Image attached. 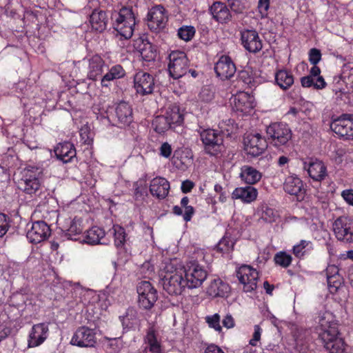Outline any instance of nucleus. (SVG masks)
I'll use <instances>...</instances> for the list:
<instances>
[{
  "instance_id": "obj_46",
  "label": "nucleus",
  "mask_w": 353,
  "mask_h": 353,
  "mask_svg": "<svg viewBox=\"0 0 353 353\" xmlns=\"http://www.w3.org/2000/svg\"><path fill=\"white\" fill-rule=\"evenodd\" d=\"M195 34V28L191 26H184L178 30V36L185 41H190Z\"/></svg>"
},
{
  "instance_id": "obj_10",
  "label": "nucleus",
  "mask_w": 353,
  "mask_h": 353,
  "mask_svg": "<svg viewBox=\"0 0 353 353\" xmlns=\"http://www.w3.org/2000/svg\"><path fill=\"white\" fill-rule=\"evenodd\" d=\"M333 231L336 239L345 243L353 242V219L342 216L333 223Z\"/></svg>"
},
{
  "instance_id": "obj_17",
  "label": "nucleus",
  "mask_w": 353,
  "mask_h": 353,
  "mask_svg": "<svg viewBox=\"0 0 353 353\" xmlns=\"http://www.w3.org/2000/svg\"><path fill=\"white\" fill-rule=\"evenodd\" d=\"M50 234L49 225L43 221H38L32 223L31 228L28 230L26 236L30 243H39L46 240Z\"/></svg>"
},
{
  "instance_id": "obj_4",
  "label": "nucleus",
  "mask_w": 353,
  "mask_h": 353,
  "mask_svg": "<svg viewBox=\"0 0 353 353\" xmlns=\"http://www.w3.org/2000/svg\"><path fill=\"white\" fill-rule=\"evenodd\" d=\"M200 139L205 153L211 156L219 154L223 150V134L213 129H204L200 131Z\"/></svg>"
},
{
  "instance_id": "obj_21",
  "label": "nucleus",
  "mask_w": 353,
  "mask_h": 353,
  "mask_svg": "<svg viewBox=\"0 0 353 353\" xmlns=\"http://www.w3.org/2000/svg\"><path fill=\"white\" fill-rule=\"evenodd\" d=\"M321 69L316 65H313L310 70V74L301 79V83L303 87H314L316 89L321 90L326 86V82L324 78L320 75Z\"/></svg>"
},
{
  "instance_id": "obj_33",
  "label": "nucleus",
  "mask_w": 353,
  "mask_h": 353,
  "mask_svg": "<svg viewBox=\"0 0 353 353\" xmlns=\"http://www.w3.org/2000/svg\"><path fill=\"white\" fill-rule=\"evenodd\" d=\"M261 176V173L250 165H246L241 168L240 177L247 184L256 183L260 181Z\"/></svg>"
},
{
  "instance_id": "obj_42",
  "label": "nucleus",
  "mask_w": 353,
  "mask_h": 353,
  "mask_svg": "<svg viewBox=\"0 0 353 353\" xmlns=\"http://www.w3.org/2000/svg\"><path fill=\"white\" fill-rule=\"evenodd\" d=\"M152 126L154 130L159 133L164 132L172 127L164 115L156 117L152 121Z\"/></svg>"
},
{
  "instance_id": "obj_23",
  "label": "nucleus",
  "mask_w": 353,
  "mask_h": 353,
  "mask_svg": "<svg viewBox=\"0 0 353 353\" xmlns=\"http://www.w3.org/2000/svg\"><path fill=\"white\" fill-rule=\"evenodd\" d=\"M257 196V190L251 185H248L236 188L231 197L233 200H240L243 203H250L256 199Z\"/></svg>"
},
{
  "instance_id": "obj_48",
  "label": "nucleus",
  "mask_w": 353,
  "mask_h": 353,
  "mask_svg": "<svg viewBox=\"0 0 353 353\" xmlns=\"http://www.w3.org/2000/svg\"><path fill=\"white\" fill-rule=\"evenodd\" d=\"M83 230L82 220L81 219L74 218L68 230V235L72 238L73 235L74 236L81 233Z\"/></svg>"
},
{
  "instance_id": "obj_44",
  "label": "nucleus",
  "mask_w": 353,
  "mask_h": 353,
  "mask_svg": "<svg viewBox=\"0 0 353 353\" xmlns=\"http://www.w3.org/2000/svg\"><path fill=\"white\" fill-rule=\"evenodd\" d=\"M274 261L276 265L283 268H287L291 265L292 257L290 254L281 251L274 255Z\"/></svg>"
},
{
  "instance_id": "obj_7",
  "label": "nucleus",
  "mask_w": 353,
  "mask_h": 353,
  "mask_svg": "<svg viewBox=\"0 0 353 353\" xmlns=\"http://www.w3.org/2000/svg\"><path fill=\"white\" fill-rule=\"evenodd\" d=\"M138 303L141 307L150 309L157 300V292L149 281H143L137 287Z\"/></svg>"
},
{
  "instance_id": "obj_16",
  "label": "nucleus",
  "mask_w": 353,
  "mask_h": 353,
  "mask_svg": "<svg viewBox=\"0 0 353 353\" xmlns=\"http://www.w3.org/2000/svg\"><path fill=\"white\" fill-rule=\"evenodd\" d=\"M339 334V330H332L330 334H319L325 348L330 353H343L345 350V342Z\"/></svg>"
},
{
  "instance_id": "obj_60",
  "label": "nucleus",
  "mask_w": 353,
  "mask_h": 353,
  "mask_svg": "<svg viewBox=\"0 0 353 353\" xmlns=\"http://www.w3.org/2000/svg\"><path fill=\"white\" fill-rule=\"evenodd\" d=\"M223 325L228 328H232L234 326V320L231 314H227L222 321Z\"/></svg>"
},
{
  "instance_id": "obj_31",
  "label": "nucleus",
  "mask_w": 353,
  "mask_h": 353,
  "mask_svg": "<svg viewBox=\"0 0 353 353\" xmlns=\"http://www.w3.org/2000/svg\"><path fill=\"white\" fill-rule=\"evenodd\" d=\"M283 189L288 194L291 195H298L304 191L303 181L294 174L290 175L285 178Z\"/></svg>"
},
{
  "instance_id": "obj_59",
  "label": "nucleus",
  "mask_w": 353,
  "mask_h": 353,
  "mask_svg": "<svg viewBox=\"0 0 353 353\" xmlns=\"http://www.w3.org/2000/svg\"><path fill=\"white\" fill-rule=\"evenodd\" d=\"M270 7V0H259L258 8L262 14H265Z\"/></svg>"
},
{
  "instance_id": "obj_8",
  "label": "nucleus",
  "mask_w": 353,
  "mask_h": 353,
  "mask_svg": "<svg viewBox=\"0 0 353 353\" xmlns=\"http://www.w3.org/2000/svg\"><path fill=\"white\" fill-rule=\"evenodd\" d=\"M331 130L345 140H353V114H344L330 124Z\"/></svg>"
},
{
  "instance_id": "obj_20",
  "label": "nucleus",
  "mask_w": 353,
  "mask_h": 353,
  "mask_svg": "<svg viewBox=\"0 0 353 353\" xmlns=\"http://www.w3.org/2000/svg\"><path fill=\"white\" fill-rule=\"evenodd\" d=\"M114 115L117 119L116 124L121 128L129 125L133 121L132 107L125 101H121L117 104Z\"/></svg>"
},
{
  "instance_id": "obj_22",
  "label": "nucleus",
  "mask_w": 353,
  "mask_h": 353,
  "mask_svg": "<svg viewBox=\"0 0 353 353\" xmlns=\"http://www.w3.org/2000/svg\"><path fill=\"white\" fill-rule=\"evenodd\" d=\"M214 71L221 79H228L234 74L236 67L229 57L222 56L216 63Z\"/></svg>"
},
{
  "instance_id": "obj_49",
  "label": "nucleus",
  "mask_w": 353,
  "mask_h": 353,
  "mask_svg": "<svg viewBox=\"0 0 353 353\" xmlns=\"http://www.w3.org/2000/svg\"><path fill=\"white\" fill-rule=\"evenodd\" d=\"M328 289L332 294L337 292L342 283L341 276L327 279Z\"/></svg>"
},
{
  "instance_id": "obj_54",
  "label": "nucleus",
  "mask_w": 353,
  "mask_h": 353,
  "mask_svg": "<svg viewBox=\"0 0 353 353\" xmlns=\"http://www.w3.org/2000/svg\"><path fill=\"white\" fill-rule=\"evenodd\" d=\"M125 75V70L120 65L112 67V80L114 79H121Z\"/></svg>"
},
{
  "instance_id": "obj_43",
  "label": "nucleus",
  "mask_w": 353,
  "mask_h": 353,
  "mask_svg": "<svg viewBox=\"0 0 353 353\" xmlns=\"http://www.w3.org/2000/svg\"><path fill=\"white\" fill-rule=\"evenodd\" d=\"M109 108L108 103H100L94 108V112L97 114V119L102 123H109Z\"/></svg>"
},
{
  "instance_id": "obj_55",
  "label": "nucleus",
  "mask_w": 353,
  "mask_h": 353,
  "mask_svg": "<svg viewBox=\"0 0 353 353\" xmlns=\"http://www.w3.org/2000/svg\"><path fill=\"white\" fill-rule=\"evenodd\" d=\"M341 195L347 204L353 206V189L344 190Z\"/></svg>"
},
{
  "instance_id": "obj_39",
  "label": "nucleus",
  "mask_w": 353,
  "mask_h": 353,
  "mask_svg": "<svg viewBox=\"0 0 353 353\" xmlns=\"http://www.w3.org/2000/svg\"><path fill=\"white\" fill-rule=\"evenodd\" d=\"M314 249L312 241L301 240L292 248L293 254L298 259H303L305 255L309 254Z\"/></svg>"
},
{
  "instance_id": "obj_30",
  "label": "nucleus",
  "mask_w": 353,
  "mask_h": 353,
  "mask_svg": "<svg viewBox=\"0 0 353 353\" xmlns=\"http://www.w3.org/2000/svg\"><path fill=\"white\" fill-rule=\"evenodd\" d=\"M119 319L124 329L134 330L140 325L139 314L133 307L128 308L125 315L120 316Z\"/></svg>"
},
{
  "instance_id": "obj_6",
  "label": "nucleus",
  "mask_w": 353,
  "mask_h": 353,
  "mask_svg": "<svg viewBox=\"0 0 353 353\" xmlns=\"http://www.w3.org/2000/svg\"><path fill=\"white\" fill-rule=\"evenodd\" d=\"M168 71L170 75L175 79L184 76L189 69V61L184 52L172 51L168 57Z\"/></svg>"
},
{
  "instance_id": "obj_40",
  "label": "nucleus",
  "mask_w": 353,
  "mask_h": 353,
  "mask_svg": "<svg viewBox=\"0 0 353 353\" xmlns=\"http://www.w3.org/2000/svg\"><path fill=\"white\" fill-rule=\"evenodd\" d=\"M113 230L115 247L117 249H119L121 251L125 252V245L128 241V235L125 231V229L118 225H114L113 226Z\"/></svg>"
},
{
  "instance_id": "obj_62",
  "label": "nucleus",
  "mask_w": 353,
  "mask_h": 353,
  "mask_svg": "<svg viewBox=\"0 0 353 353\" xmlns=\"http://www.w3.org/2000/svg\"><path fill=\"white\" fill-rule=\"evenodd\" d=\"M204 353H225L223 350L216 345L210 344L205 349Z\"/></svg>"
},
{
  "instance_id": "obj_29",
  "label": "nucleus",
  "mask_w": 353,
  "mask_h": 353,
  "mask_svg": "<svg viewBox=\"0 0 353 353\" xmlns=\"http://www.w3.org/2000/svg\"><path fill=\"white\" fill-rule=\"evenodd\" d=\"M319 334L330 333L332 330H338L333 314L330 312H324L319 314Z\"/></svg>"
},
{
  "instance_id": "obj_45",
  "label": "nucleus",
  "mask_w": 353,
  "mask_h": 353,
  "mask_svg": "<svg viewBox=\"0 0 353 353\" xmlns=\"http://www.w3.org/2000/svg\"><path fill=\"white\" fill-rule=\"evenodd\" d=\"M234 242L227 236H223L218 243L216 249L222 253H229L233 250Z\"/></svg>"
},
{
  "instance_id": "obj_52",
  "label": "nucleus",
  "mask_w": 353,
  "mask_h": 353,
  "mask_svg": "<svg viewBox=\"0 0 353 353\" xmlns=\"http://www.w3.org/2000/svg\"><path fill=\"white\" fill-rule=\"evenodd\" d=\"M8 228V217L6 214L0 213V237L6 234Z\"/></svg>"
},
{
  "instance_id": "obj_61",
  "label": "nucleus",
  "mask_w": 353,
  "mask_h": 353,
  "mask_svg": "<svg viewBox=\"0 0 353 353\" xmlns=\"http://www.w3.org/2000/svg\"><path fill=\"white\" fill-rule=\"evenodd\" d=\"M200 97L202 100L208 101L213 98V93L208 88H204L200 93Z\"/></svg>"
},
{
  "instance_id": "obj_2",
  "label": "nucleus",
  "mask_w": 353,
  "mask_h": 353,
  "mask_svg": "<svg viewBox=\"0 0 353 353\" xmlns=\"http://www.w3.org/2000/svg\"><path fill=\"white\" fill-rule=\"evenodd\" d=\"M112 19H114L112 24L116 32V37L129 39L132 37L135 25V18L132 10L123 7L119 12H112Z\"/></svg>"
},
{
  "instance_id": "obj_5",
  "label": "nucleus",
  "mask_w": 353,
  "mask_h": 353,
  "mask_svg": "<svg viewBox=\"0 0 353 353\" xmlns=\"http://www.w3.org/2000/svg\"><path fill=\"white\" fill-rule=\"evenodd\" d=\"M270 143L275 147L286 145L292 137V130L288 124L273 123L266 129Z\"/></svg>"
},
{
  "instance_id": "obj_12",
  "label": "nucleus",
  "mask_w": 353,
  "mask_h": 353,
  "mask_svg": "<svg viewBox=\"0 0 353 353\" xmlns=\"http://www.w3.org/2000/svg\"><path fill=\"white\" fill-rule=\"evenodd\" d=\"M97 343L96 332L93 329L81 326L76 330L70 344L79 347H93Z\"/></svg>"
},
{
  "instance_id": "obj_13",
  "label": "nucleus",
  "mask_w": 353,
  "mask_h": 353,
  "mask_svg": "<svg viewBox=\"0 0 353 353\" xmlns=\"http://www.w3.org/2000/svg\"><path fill=\"white\" fill-rule=\"evenodd\" d=\"M230 103L234 112L247 115L251 113L254 107V97L245 92H239L230 99Z\"/></svg>"
},
{
  "instance_id": "obj_47",
  "label": "nucleus",
  "mask_w": 353,
  "mask_h": 353,
  "mask_svg": "<svg viewBox=\"0 0 353 353\" xmlns=\"http://www.w3.org/2000/svg\"><path fill=\"white\" fill-rule=\"evenodd\" d=\"M205 322L208 323L210 328L214 329L218 332H221L222 327L220 324L221 318L219 314H214L212 315H208L205 318Z\"/></svg>"
},
{
  "instance_id": "obj_38",
  "label": "nucleus",
  "mask_w": 353,
  "mask_h": 353,
  "mask_svg": "<svg viewBox=\"0 0 353 353\" xmlns=\"http://www.w3.org/2000/svg\"><path fill=\"white\" fill-rule=\"evenodd\" d=\"M90 23L93 30L102 32L107 26L106 14L104 12H93L90 17Z\"/></svg>"
},
{
  "instance_id": "obj_64",
  "label": "nucleus",
  "mask_w": 353,
  "mask_h": 353,
  "mask_svg": "<svg viewBox=\"0 0 353 353\" xmlns=\"http://www.w3.org/2000/svg\"><path fill=\"white\" fill-rule=\"evenodd\" d=\"M231 9L235 12H241L239 7V2L237 0H227Z\"/></svg>"
},
{
  "instance_id": "obj_14",
  "label": "nucleus",
  "mask_w": 353,
  "mask_h": 353,
  "mask_svg": "<svg viewBox=\"0 0 353 353\" xmlns=\"http://www.w3.org/2000/svg\"><path fill=\"white\" fill-rule=\"evenodd\" d=\"M236 276L245 292H252L256 288L259 273L251 266H241L236 272Z\"/></svg>"
},
{
  "instance_id": "obj_27",
  "label": "nucleus",
  "mask_w": 353,
  "mask_h": 353,
  "mask_svg": "<svg viewBox=\"0 0 353 353\" xmlns=\"http://www.w3.org/2000/svg\"><path fill=\"white\" fill-rule=\"evenodd\" d=\"M55 154L63 163H68L76 155V150L70 142L60 143L54 149Z\"/></svg>"
},
{
  "instance_id": "obj_32",
  "label": "nucleus",
  "mask_w": 353,
  "mask_h": 353,
  "mask_svg": "<svg viewBox=\"0 0 353 353\" xmlns=\"http://www.w3.org/2000/svg\"><path fill=\"white\" fill-rule=\"evenodd\" d=\"M88 63V77L90 79L96 80L102 74L103 61L99 55H94L87 59Z\"/></svg>"
},
{
  "instance_id": "obj_41",
  "label": "nucleus",
  "mask_w": 353,
  "mask_h": 353,
  "mask_svg": "<svg viewBox=\"0 0 353 353\" xmlns=\"http://www.w3.org/2000/svg\"><path fill=\"white\" fill-rule=\"evenodd\" d=\"M138 50L142 59L145 61H154L157 57V51L148 41H141V44L138 47Z\"/></svg>"
},
{
  "instance_id": "obj_37",
  "label": "nucleus",
  "mask_w": 353,
  "mask_h": 353,
  "mask_svg": "<svg viewBox=\"0 0 353 353\" xmlns=\"http://www.w3.org/2000/svg\"><path fill=\"white\" fill-rule=\"evenodd\" d=\"M164 116L172 126L173 125H181L183 121V114L180 112L179 105L176 104L169 105Z\"/></svg>"
},
{
  "instance_id": "obj_53",
  "label": "nucleus",
  "mask_w": 353,
  "mask_h": 353,
  "mask_svg": "<svg viewBox=\"0 0 353 353\" xmlns=\"http://www.w3.org/2000/svg\"><path fill=\"white\" fill-rule=\"evenodd\" d=\"M261 332H262V330L259 327V325H254L253 336L249 342L250 345H251L252 346H256L257 345V343L261 339Z\"/></svg>"
},
{
  "instance_id": "obj_50",
  "label": "nucleus",
  "mask_w": 353,
  "mask_h": 353,
  "mask_svg": "<svg viewBox=\"0 0 353 353\" xmlns=\"http://www.w3.org/2000/svg\"><path fill=\"white\" fill-rule=\"evenodd\" d=\"M81 140L83 143L90 145L92 142V134L88 126H83L80 129Z\"/></svg>"
},
{
  "instance_id": "obj_51",
  "label": "nucleus",
  "mask_w": 353,
  "mask_h": 353,
  "mask_svg": "<svg viewBox=\"0 0 353 353\" xmlns=\"http://www.w3.org/2000/svg\"><path fill=\"white\" fill-rule=\"evenodd\" d=\"M321 59V52L316 48H312L309 51V61L312 65H316Z\"/></svg>"
},
{
  "instance_id": "obj_19",
  "label": "nucleus",
  "mask_w": 353,
  "mask_h": 353,
  "mask_svg": "<svg viewBox=\"0 0 353 353\" xmlns=\"http://www.w3.org/2000/svg\"><path fill=\"white\" fill-rule=\"evenodd\" d=\"M241 41L243 48L251 53H257L263 48L262 41L254 30H244L241 32Z\"/></svg>"
},
{
  "instance_id": "obj_3",
  "label": "nucleus",
  "mask_w": 353,
  "mask_h": 353,
  "mask_svg": "<svg viewBox=\"0 0 353 353\" xmlns=\"http://www.w3.org/2000/svg\"><path fill=\"white\" fill-rule=\"evenodd\" d=\"M41 176L39 168L27 167L22 172V176L18 182L19 188L27 194H37L41 188Z\"/></svg>"
},
{
  "instance_id": "obj_58",
  "label": "nucleus",
  "mask_w": 353,
  "mask_h": 353,
  "mask_svg": "<svg viewBox=\"0 0 353 353\" xmlns=\"http://www.w3.org/2000/svg\"><path fill=\"white\" fill-rule=\"evenodd\" d=\"M172 153V148L168 143H164L160 148V154L161 156L168 158Z\"/></svg>"
},
{
  "instance_id": "obj_11",
  "label": "nucleus",
  "mask_w": 353,
  "mask_h": 353,
  "mask_svg": "<svg viewBox=\"0 0 353 353\" xmlns=\"http://www.w3.org/2000/svg\"><path fill=\"white\" fill-rule=\"evenodd\" d=\"M243 144L245 152L254 157L263 154L268 147L265 139L259 133L245 134Z\"/></svg>"
},
{
  "instance_id": "obj_28",
  "label": "nucleus",
  "mask_w": 353,
  "mask_h": 353,
  "mask_svg": "<svg viewBox=\"0 0 353 353\" xmlns=\"http://www.w3.org/2000/svg\"><path fill=\"white\" fill-rule=\"evenodd\" d=\"M307 168L310 176L317 181L323 180L327 176V168L323 163L319 160L311 161Z\"/></svg>"
},
{
  "instance_id": "obj_36",
  "label": "nucleus",
  "mask_w": 353,
  "mask_h": 353,
  "mask_svg": "<svg viewBox=\"0 0 353 353\" xmlns=\"http://www.w3.org/2000/svg\"><path fill=\"white\" fill-rule=\"evenodd\" d=\"M144 341L151 353H162L161 344L157 340L156 332L153 327L148 328Z\"/></svg>"
},
{
  "instance_id": "obj_25",
  "label": "nucleus",
  "mask_w": 353,
  "mask_h": 353,
  "mask_svg": "<svg viewBox=\"0 0 353 353\" xmlns=\"http://www.w3.org/2000/svg\"><path fill=\"white\" fill-rule=\"evenodd\" d=\"M212 17L221 23H227L232 19V14L225 3L219 1L214 2L210 8Z\"/></svg>"
},
{
  "instance_id": "obj_34",
  "label": "nucleus",
  "mask_w": 353,
  "mask_h": 353,
  "mask_svg": "<svg viewBox=\"0 0 353 353\" xmlns=\"http://www.w3.org/2000/svg\"><path fill=\"white\" fill-rule=\"evenodd\" d=\"M275 81L280 88L286 90L293 85L294 77L290 72L281 70L275 73Z\"/></svg>"
},
{
  "instance_id": "obj_56",
  "label": "nucleus",
  "mask_w": 353,
  "mask_h": 353,
  "mask_svg": "<svg viewBox=\"0 0 353 353\" xmlns=\"http://www.w3.org/2000/svg\"><path fill=\"white\" fill-rule=\"evenodd\" d=\"M327 279L340 276L339 268L334 265H330L326 268Z\"/></svg>"
},
{
  "instance_id": "obj_57",
  "label": "nucleus",
  "mask_w": 353,
  "mask_h": 353,
  "mask_svg": "<svg viewBox=\"0 0 353 353\" xmlns=\"http://www.w3.org/2000/svg\"><path fill=\"white\" fill-rule=\"evenodd\" d=\"M194 213V210L192 206L183 208V218L186 222L191 220Z\"/></svg>"
},
{
  "instance_id": "obj_9",
  "label": "nucleus",
  "mask_w": 353,
  "mask_h": 353,
  "mask_svg": "<svg viewBox=\"0 0 353 353\" xmlns=\"http://www.w3.org/2000/svg\"><path fill=\"white\" fill-rule=\"evenodd\" d=\"M148 26L154 32L163 30L168 20V15L165 8L161 6L152 7L147 14Z\"/></svg>"
},
{
  "instance_id": "obj_18",
  "label": "nucleus",
  "mask_w": 353,
  "mask_h": 353,
  "mask_svg": "<svg viewBox=\"0 0 353 353\" xmlns=\"http://www.w3.org/2000/svg\"><path fill=\"white\" fill-rule=\"evenodd\" d=\"M134 87L141 95L151 94L154 88V79L149 73L139 71L134 77Z\"/></svg>"
},
{
  "instance_id": "obj_63",
  "label": "nucleus",
  "mask_w": 353,
  "mask_h": 353,
  "mask_svg": "<svg viewBox=\"0 0 353 353\" xmlns=\"http://www.w3.org/2000/svg\"><path fill=\"white\" fill-rule=\"evenodd\" d=\"M194 187V183L188 180L183 181L181 184V191L183 193L190 192Z\"/></svg>"
},
{
  "instance_id": "obj_26",
  "label": "nucleus",
  "mask_w": 353,
  "mask_h": 353,
  "mask_svg": "<svg viewBox=\"0 0 353 353\" xmlns=\"http://www.w3.org/2000/svg\"><path fill=\"white\" fill-rule=\"evenodd\" d=\"M170 189L168 181L163 177H156L151 181L150 191L153 196L159 199L165 198Z\"/></svg>"
},
{
  "instance_id": "obj_24",
  "label": "nucleus",
  "mask_w": 353,
  "mask_h": 353,
  "mask_svg": "<svg viewBox=\"0 0 353 353\" xmlns=\"http://www.w3.org/2000/svg\"><path fill=\"white\" fill-rule=\"evenodd\" d=\"M230 291V285L219 278L212 280L207 288L208 294L212 297H226Z\"/></svg>"
},
{
  "instance_id": "obj_35",
  "label": "nucleus",
  "mask_w": 353,
  "mask_h": 353,
  "mask_svg": "<svg viewBox=\"0 0 353 353\" xmlns=\"http://www.w3.org/2000/svg\"><path fill=\"white\" fill-rule=\"evenodd\" d=\"M104 236V230L99 227L94 226L86 231L84 241L88 244H105V243L102 241Z\"/></svg>"
},
{
  "instance_id": "obj_15",
  "label": "nucleus",
  "mask_w": 353,
  "mask_h": 353,
  "mask_svg": "<svg viewBox=\"0 0 353 353\" xmlns=\"http://www.w3.org/2000/svg\"><path fill=\"white\" fill-rule=\"evenodd\" d=\"M49 336L48 324L39 323L34 324L30 330L27 338V347L34 348L41 345Z\"/></svg>"
},
{
  "instance_id": "obj_1",
  "label": "nucleus",
  "mask_w": 353,
  "mask_h": 353,
  "mask_svg": "<svg viewBox=\"0 0 353 353\" xmlns=\"http://www.w3.org/2000/svg\"><path fill=\"white\" fill-rule=\"evenodd\" d=\"M208 276L206 268L198 261H190L182 265L174 260L165 263L161 272V284L169 294L179 295L185 288L201 287Z\"/></svg>"
}]
</instances>
